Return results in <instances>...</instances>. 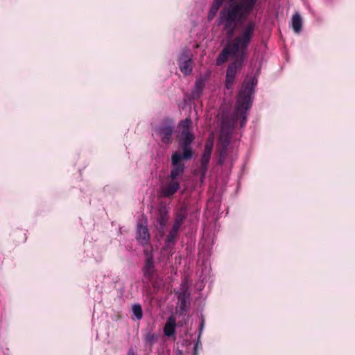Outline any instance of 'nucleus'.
<instances>
[{"label":"nucleus","instance_id":"6e6552de","mask_svg":"<svg viewBox=\"0 0 355 355\" xmlns=\"http://www.w3.org/2000/svg\"><path fill=\"white\" fill-rule=\"evenodd\" d=\"M179 188V182L177 180H171V181L164 186L162 189V193L164 196H171L173 195Z\"/></svg>","mask_w":355,"mask_h":355},{"label":"nucleus","instance_id":"39448f33","mask_svg":"<svg viewBox=\"0 0 355 355\" xmlns=\"http://www.w3.org/2000/svg\"><path fill=\"white\" fill-rule=\"evenodd\" d=\"M179 66L181 71L184 74H189L192 70L191 53L189 50H185L181 54L179 59Z\"/></svg>","mask_w":355,"mask_h":355},{"label":"nucleus","instance_id":"7ed1b4c3","mask_svg":"<svg viewBox=\"0 0 355 355\" xmlns=\"http://www.w3.org/2000/svg\"><path fill=\"white\" fill-rule=\"evenodd\" d=\"M256 1L257 0H243L240 5L232 4L220 12L219 23L224 26L228 34L233 33L236 21L250 13Z\"/></svg>","mask_w":355,"mask_h":355},{"label":"nucleus","instance_id":"dca6fc26","mask_svg":"<svg viewBox=\"0 0 355 355\" xmlns=\"http://www.w3.org/2000/svg\"><path fill=\"white\" fill-rule=\"evenodd\" d=\"M145 340L149 343H153L156 341L157 336L152 333H148L146 335Z\"/></svg>","mask_w":355,"mask_h":355},{"label":"nucleus","instance_id":"0eeeda50","mask_svg":"<svg viewBox=\"0 0 355 355\" xmlns=\"http://www.w3.org/2000/svg\"><path fill=\"white\" fill-rule=\"evenodd\" d=\"M172 133L171 126H163L156 130V134L160 137L162 141L165 144L170 142Z\"/></svg>","mask_w":355,"mask_h":355},{"label":"nucleus","instance_id":"f257e3e1","mask_svg":"<svg viewBox=\"0 0 355 355\" xmlns=\"http://www.w3.org/2000/svg\"><path fill=\"white\" fill-rule=\"evenodd\" d=\"M256 24L250 21L241 30L239 35L229 42L217 59V64L225 62L227 58L232 62L229 65L226 74V87L231 88L238 69H241L246 58V51L253 35Z\"/></svg>","mask_w":355,"mask_h":355},{"label":"nucleus","instance_id":"f8f14e48","mask_svg":"<svg viewBox=\"0 0 355 355\" xmlns=\"http://www.w3.org/2000/svg\"><path fill=\"white\" fill-rule=\"evenodd\" d=\"M223 1L224 0H215L214 1L208 15L209 20L212 19L213 17L216 15Z\"/></svg>","mask_w":355,"mask_h":355},{"label":"nucleus","instance_id":"ddd939ff","mask_svg":"<svg viewBox=\"0 0 355 355\" xmlns=\"http://www.w3.org/2000/svg\"><path fill=\"white\" fill-rule=\"evenodd\" d=\"M181 223H182V219H180V220H177L176 222L175 223L173 227V230L172 232L170 233V235H169V237L168 239V242H171L172 241V240L173 239V238L175 236L180 225H181Z\"/></svg>","mask_w":355,"mask_h":355},{"label":"nucleus","instance_id":"f03ea898","mask_svg":"<svg viewBox=\"0 0 355 355\" xmlns=\"http://www.w3.org/2000/svg\"><path fill=\"white\" fill-rule=\"evenodd\" d=\"M191 125V121L188 119L182 121L179 125V128L181 130L180 139L184 152L183 155L175 153L172 155L171 160L173 168L171 173V178L173 180H177L176 178L182 174L184 171V166L180 164V162L182 159H190L192 156L191 150L189 146V145L192 142L193 139V136L189 131Z\"/></svg>","mask_w":355,"mask_h":355},{"label":"nucleus","instance_id":"2eb2a0df","mask_svg":"<svg viewBox=\"0 0 355 355\" xmlns=\"http://www.w3.org/2000/svg\"><path fill=\"white\" fill-rule=\"evenodd\" d=\"M132 313L136 317L137 320H141L142 318V309L140 305L135 304L132 306Z\"/></svg>","mask_w":355,"mask_h":355},{"label":"nucleus","instance_id":"423d86ee","mask_svg":"<svg viewBox=\"0 0 355 355\" xmlns=\"http://www.w3.org/2000/svg\"><path fill=\"white\" fill-rule=\"evenodd\" d=\"M137 239L142 245H146L148 243L150 236L146 226V219L140 220L138 223Z\"/></svg>","mask_w":355,"mask_h":355},{"label":"nucleus","instance_id":"4468645a","mask_svg":"<svg viewBox=\"0 0 355 355\" xmlns=\"http://www.w3.org/2000/svg\"><path fill=\"white\" fill-rule=\"evenodd\" d=\"M187 289V286L186 283L182 284L181 291L183 293V295H180L179 299L181 300V309L182 310H185V307L187 306V302L185 300L186 297V291Z\"/></svg>","mask_w":355,"mask_h":355},{"label":"nucleus","instance_id":"aec40b11","mask_svg":"<svg viewBox=\"0 0 355 355\" xmlns=\"http://www.w3.org/2000/svg\"><path fill=\"white\" fill-rule=\"evenodd\" d=\"M150 260H148V266H150Z\"/></svg>","mask_w":355,"mask_h":355},{"label":"nucleus","instance_id":"9b49d317","mask_svg":"<svg viewBox=\"0 0 355 355\" xmlns=\"http://www.w3.org/2000/svg\"><path fill=\"white\" fill-rule=\"evenodd\" d=\"M302 19L298 12H295L291 21L292 27L294 31L297 33H300L302 28Z\"/></svg>","mask_w":355,"mask_h":355},{"label":"nucleus","instance_id":"9d476101","mask_svg":"<svg viewBox=\"0 0 355 355\" xmlns=\"http://www.w3.org/2000/svg\"><path fill=\"white\" fill-rule=\"evenodd\" d=\"M212 146L213 139H209L206 144L205 150L201 160L202 166H205L209 161Z\"/></svg>","mask_w":355,"mask_h":355},{"label":"nucleus","instance_id":"6ab92c4d","mask_svg":"<svg viewBox=\"0 0 355 355\" xmlns=\"http://www.w3.org/2000/svg\"><path fill=\"white\" fill-rule=\"evenodd\" d=\"M164 224H165V220L164 218H162V220L160 221V225H164Z\"/></svg>","mask_w":355,"mask_h":355},{"label":"nucleus","instance_id":"f3484780","mask_svg":"<svg viewBox=\"0 0 355 355\" xmlns=\"http://www.w3.org/2000/svg\"><path fill=\"white\" fill-rule=\"evenodd\" d=\"M245 112L246 111H244V114L243 115H241L240 113L237 114V112L236 111V119H233V121H235L236 119H237L239 117H241L243 119V123L245 120Z\"/></svg>","mask_w":355,"mask_h":355},{"label":"nucleus","instance_id":"20e7f679","mask_svg":"<svg viewBox=\"0 0 355 355\" xmlns=\"http://www.w3.org/2000/svg\"><path fill=\"white\" fill-rule=\"evenodd\" d=\"M257 83L254 78H250V83L245 82L239 92L237 103L236 112L237 114L240 113L241 115L244 114V111H247L251 104V95L253 92L254 86Z\"/></svg>","mask_w":355,"mask_h":355},{"label":"nucleus","instance_id":"1a4fd4ad","mask_svg":"<svg viewBox=\"0 0 355 355\" xmlns=\"http://www.w3.org/2000/svg\"><path fill=\"white\" fill-rule=\"evenodd\" d=\"M176 326V319L173 316L169 317L164 328V332L166 336H171L174 334Z\"/></svg>","mask_w":355,"mask_h":355},{"label":"nucleus","instance_id":"a211bd4d","mask_svg":"<svg viewBox=\"0 0 355 355\" xmlns=\"http://www.w3.org/2000/svg\"><path fill=\"white\" fill-rule=\"evenodd\" d=\"M128 355H136V354H135V352L132 349H130L128 351Z\"/></svg>","mask_w":355,"mask_h":355}]
</instances>
